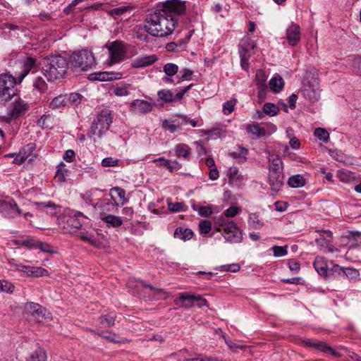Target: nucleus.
Segmentation results:
<instances>
[{
    "instance_id": "nucleus-1",
    "label": "nucleus",
    "mask_w": 361,
    "mask_h": 361,
    "mask_svg": "<svg viewBox=\"0 0 361 361\" xmlns=\"http://www.w3.org/2000/svg\"><path fill=\"white\" fill-rule=\"evenodd\" d=\"M185 11V3L179 0H167L161 8L147 16L143 27L154 37L171 35L178 23L177 17Z\"/></svg>"
},
{
    "instance_id": "nucleus-2",
    "label": "nucleus",
    "mask_w": 361,
    "mask_h": 361,
    "mask_svg": "<svg viewBox=\"0 0 361 361\" xmlns=\"http://www.w3.org/2000/svg\"><path fill=\"white\" fill-rule=\"evenodd\" d=\"M40 64L42 66L44 75L49 81H54L66 75L68 63L66 58L60 55H54L44 58Z\"/></svg>"
},
{
    "instance_id": "nucleus-3",
    "label": "nucleus",
    "mask_w": 361,
    "mask_h": 361,
    "mask_svg": "<svg viewBox=\"0 0 361 361\" xmlns=\"http://www.w3.org/2000/svg\"><path fill=\"white\" fill-rule=\"evenodd\" d=\"M215 228L217 231H223V236L227 242L238 243L243 240L242 233L239 231L236 224L233 221L226 219V218H216L215 219Z\"/></svg>"
},
{
    "instance_id": "nucleus-4",
    "label": "nucleus",
    "mask_w": 361,
    "mask_h": 361,
    "mask_svg": "<svg viewBox=\"0 0 361 361\" xmlns=\"http://www.w3.org/2000/svg\"><path fill=\"white\" fill-rule=\"evenodd\" d=\"M112 123V118L109 110L103 109L97 116V118L92 123L89 135H97L101 137L106 132Z\"/></svg>"
},
{
    "instance_id": "nucleus-5",
    "label": "nucleus",
    "mask_w": 361,
    "mask_h": 361,
    "mask_svg": "<svg viewBox=\"0 0 361 361\" xmlns=\"http://www.w3.org/2000/svg\"><path fill=\"white\" fill-rule=\"evenodd\" d=\"M71 64L81 71H88L95 66V59L92 53L87 49L74 52L70 57Z\"/></svg>"
},
{
    "instance_id": "nucleus-6",
    "label": "nucleus",
    "mask_w": 361,
    "mask_h": 361,
    "mask_svg": "<svg viewBox=\"0 0 361 361\" xmlns=\"http://www.w3.org/2000/svg\"><path fill=\"white\" fill-rule=\"evenodd\" d=\"M106 47L109 51L111 65L118 63L123 61L126 56V44L120 40H115L106 44Z\"/></svg>"
},
{
    "instance_id": "nucleus-7",
    "label": "nucleus",
    "mask_w": 361,
    "mask_h": 361,
    "mask_svg": "<svg viewBox=\"0 0 361 361\" xmlns=\"http://www.w3.org/2000/svg\"><path fill=\"white\" fill-rule=\"evenodd\" d=\"M14 80L15 78L11 75H0V103L10 100L16 94Z\"/></svg>"
},
{
    "instance_id": "nucleus-8",
    "label": "nucleus",
    "mask_w": 361,
    "mask_h": 361,
    "mask_svg": "<svg viewBox=\"0 0 361 361\" xmlns=\"http://www.w3.org/2000/svg\"><path fill=\"white\" fill-rule=\"evenodd\" d=\"M301 94L304 98L312 103L317 102L320 98V89L319 81L312 78V79L304 84L301 90Z\"/></svg>"
},
{
    "instance_id": "nucleus-9",
    "label": "nucleus",
    "mask_w": 361,
    "mask_h": 361,
    "mask_svg": "<svg viewBox=\"0 0 361 361\" xmlns=\"http://www.w3.org/2000/svg\"><path fill=\"white\" fill-rule=\"evenodd\" d=\"M21 212V209L19 208L13 200H0V213L6 218H16L20 215Z\"/></svg>"
},
{
    "instance_id": "nucleus-10",
    "label": "nucleus",
    "mask_w": 361,
    "mask_h": 361,
    "mask_svg": "<svg viewBox=\"0 0 361 361\" xmlns=\"http://www.w3.org/2000/svg\"><path fill=\"white\" fill-rule=\"evenodd\" d=\"M118 204L115 199H111L108 197L99 199L94 204V209L101 214H105L108 212H114L117 210Z\"/></svg>"
},
{
    "instance_id": "nucleus-11",
    "label": "nucleus",
    "mask_w": 361,
    "mask_h": 361,
    "mask_svg": "<svg viewBox=\"0 0 361 361\" xmlns=\"http://www.w3.org/2000/svg\"><path fill=\"white\" fill-rule=\"evenodd\" d=\"M29 109V104L20 98L15 100L11 106L9 115L11 118L16 119L23 116Z\"/></svg>"
},
{
    "instance_id": "nucleus-12",
    "label": "nucleus",
    "mask_w": 361,
    "mask_h": 361,
    "mask_svg": "<svg viewBox=\"0 0 361 361\" xmlns=\"http://www.w3.org/2000/svg\"><path fill=\"white\" fill-rule=\"evenodd\" d=\"M268 183L273 192H279L284 184L283 172H269Z\"/></svg>"
},
{
    "instance_id": "nucleus-13",
    "label": "nucleus",
    "mask_w": 361,
    "mask_h": 361,
    "mask_svg": "<svg viewBox=\"0 0 361 361\" xmlns=\"http://www.w3.org/2000/svg\"><path fill=\"white\" fill-rule=\"evenodd\" d=\"M37 68V60L32 57H27L23 63L22 70L18 75V82H21L24 78L30 72L34 73Z\"/></svg>"
},
{
    "instance_id": "nucleus-14",
    "label": "nucleus",
    "mask_w": 361,
    "mask_h": 361,
    "mask_svg": "<svg viewBox=\"0 0 361 361\" xmlns=\"http://www.w3.org/2000/svg\"><path fill=\"white\" fill-rule=\"evenodd\" d=\"M286 39L289 45L295 46L300 40V27L298 25L291 23L286 30Z\"/></svg>"
},
{
    "instance_id": "nucleus-15",
    "label": "nucleus",
    "mask_w": 361,
    "mask_h": 361,
    "mask_svg": "<svg viewBox=\"0 0 361 361\" xmlns=\"http://www.w3.org/2000/svg\"><path fill=\"white\" fill-rule=\"evenodd\" d=\"M157 59L155 54L142 56L133 59L131 66L135 68H145L154 63Z\"/></svg>"
},
{
    "instance_id": "nucleus-16",
    "label": "nucleus",
    "mask_w": 361,
    "mask_h": 361,
    "mask_svg": "<svg viewBox=\"0 0 361 361\" xmlns=\"http://www.w3.org/2000/svg\"><path fill=\"white\" fill-rule=\"evenodd\" d=\"M176 305L181 307L190 308L195 306V295L182 293L174 300Z\"/></svg>"
},
{
    "instance_id": "nucleus-17",
    "label": "nucleus",
    "mask_w": 361,
    "mask_h": 361,
    "mask_svg": "<svg viewBox=\"0 0 361 361\" xmlns=\"http://www.w3.org/2000/svg\"><path fill=\"white\" fill-rule=\"evenodd\" d=\"M130 107L131 111L147 114L152 111V104L145 100L135 99L131 103Z\"/></svg>"
},
{
    "instance_id": "nucleus-18",
    "label": "nucleus",
    "mask_w": 361,
    "mask_h": 361,
    "mask_svg": "<svg viewBox=\"0 0 361 361\" xmlns=\"http://www.w3.org/2000/svg\"><path fill=\"white\" fill-rule=\"evenodd\" d=\"M192 149L186 144L180 143L176 145L174 152L177 157L190 160Z\"/></svg>"
},
{
    "instance_id": "nucleus-19",
    "label": "nucleus",
    "mask_w": 361,
    "mask_h": 361,
    "mask_svg": "<svg viewBox=\"0 0 361 361\" xmlns=\"http://www.w3.org/2000/svg\"><path fill=\"white\" fill-rule=\"evenodd\" d=\"M101 220L106 224V226L109 228H118L123 224V220L121 217L112 215L107 214L104 215L101 217Z\"/></svg>"
},
{
    "instance_id": "nucleus-20",
    "label": "nucleus",
    "mask_w": 361,
    "mask_h": 361,
    "mask_svg": "<svg viewBox=\"0 0 361 361\" xmlns=\"http://www.w3.org/2000/svg\"><path fill=\"white\" fill-rule=\"evenodd\" d=\"M269 172H283V166L281 159L278 155H270L269 157Z\"/></svg>"
},
{
    "instance_id": "nucleus-21",
    "label": "nucleus",
    "mask_w": 361,
    "mask_h": 361,
    "mask_svg": "<svg viewBox=\"0 0 361 361\" xmlns=\"http://www.w3.org/2000/svg\"><path fill=\"white\" fill-rule=\"evenodd\" d=\"M246 130L248 133L252 134L257 138L262 137L267 133V130L257 123L248 124L246 127Z\"/></svg>"
},
{
    "instance_id": "nucleus-22",
    "label": "nucleus",
    "mask_w": 361,
    "mask_h": 361,
    "mask_svg": "<svg viewBox=\"0 0 361 361\" xmlns=\"http://www.w3.org/2000/svg\"><path fill=\"white\" fill-rule=\"evenodd\" d=\"M36 147L35 143L30 142L22 147L19 152L25 158V159H28L29 161H31L35 157H36V154L35 153Z\"/></svg>"
},
{
    "instance_id": "nucleus-23",
    "label": "nucleus",
    "mask_w": 361,
    "mask_h": 361,
    "mask_svg": "<svg viewBox=\"0 0 361 361\" xmlns=\"http://www.w3.org/2000/svg\"><path fill=\"white\" fill-rule=\"evenodd\" d=\"M194 233L191 229L183 227L176 228L173 233V236L175 238H178L183 241H186L191 239Z\"/></svg>"
},
{
    "instance_id": "nucleus-24",
    "label": "nucleus",
    "mask_w": 361,
    "mask_h": 361,
    "mask_svg": "<svg viewBox=\"0 0 361 361\" xmlns=\"http://www.w3.org/2000/svg\"><path fill=\"white\" fill-rule=\"evenodd\" d=\"M313 265L315 270L320 276L324 277L328 276V265L322 257H316L314 261Z\"/></svg>"
},
{
    "instance_id": "nucleus-25",
    "label": "nucleus",
    "mask_w": 361,
    "mask_h": 361,
    "mask_svg": "<svg viewBox=\"0 0 361 361\" xmlns=\"http://www.w3.org/2000/svg\"><path fill=\"white\" fill-rule=\"evenodd\" d=\"M154 161H157L160 166L167 168L170 172L176 171L181 168V165L176 160L171 161L161 157L154 160Z\"/></svg>"
},
{
    "instance_id": "nucleus-26",
    "label": "nucleus",
    "mask_w": 361,
    "mask_h": 361,
    "mask_svg": "<svg viewBox=\"0 0 361 361\" xmlns=\"http://www.w3.org/2000/svg\"><path fill=\"white\" fill-rule=\"evenodd\" d=\"M163 71L166 75L163 80L166 82H173L171 77L178 73V66L173 63H167L164 66Z\"/></svg>"
},
{
    "instance_id": "nucleus-27",
    "label": "nucleus",
    "mask_w": 361,
    "mask_h": 361,
    "mask_svg": "<svg viewBox=\"0 0 361 361\" xmlns=\"http://www.w3.org/2000/svg\"><path fill=\"white\" fill-rule=\"evenodd\" d=\"M270 89L274 92H279L284 86V80L279 75H275L269 80Z\"/></svg>"
},
{
    "instance_id": "nucleus-28",
    "label": "nucleus",
    "mask_w": 361,
    "mask_h": 361,
    "mask_svg": "<svg viewBox=\"0 0 361 361\" xmlns=\"http://www.w3.org/2000/svg\"><path fill=\"white\" fill-rule=\"evenodd\" d=\"M37 311L33 314L32 317L37 322H43L44 320L51 318V313L48 312L46 308L42 306L37 307Z\"/></svg>"
},
{
    "instance_id": "nucleus-29",
    "label": "nucleus",
    "mask_w": 361,
    "mask_h": 361,
    "mask_svg": "<svg viewBox=\"0 0 361 361\" xmlns=\"http://www.w3.org/2000/svg\"><path fill=\"white\" fill-rule=\"evenodd\" d=\"M248 149L242 146H238L235 151L230 152L229 154L231 157L238 159V162H244L247 159Z\"/></svg>"
},
{
    "instance_id": "nucleus-30",
    "label": "nucleus",
    "mask_w": 361,
    "mask_h": 361,
    "mask_svg": "<svg viewBox=\"0 0 361 361\" xmlns=\"http://www.w3.org/2000/svg\"><path fill=\"white\" fill-rule=\"evenodd\" d=\"M116 318V313L111 312L105 315H101L99 320L102 327H111L114 324Z\"/></svg>"
},
{
    "instance_id": "nucleus-31",
    "label": "nucleus",
    "mask_w": 361,
    "mask_h": 361,
    "mask_svg": "<svg viewBox=\"0 0 361 361\" xmlns=\"http://www.w3.org/2000/svg\"><path fill=\"white\" fill-rule=\"evenodd\" d=\"M248 225L250 228L257 230L262 228L264 224L257 214L252 213L249 215Z\"/></svg>"
},
{
    "instance_id": "nucleus-32",
    "label": "nucleus",
    "mask_w": 361,
    "mask_h": 361,
    "mask_svg": "<svg viewBox=\"0 0 361 361\" xmlns=\"http://www.w3.org/2000/svg\"><path fill=\"white\" fill-rule=\"evenodd\" d=\"M288 184L291 188H301L305 185V179L302 175H293L288 178Z\"/></svg>"
},
{
    "instance_id": "nucleus-33",
    "label": "nucleus",
    "mask_w": 361,
    "mask_h": 361,
    "mask_svg": "<svg viewBox=\"0 0 361 361\" xmlns=\"http://www.w3.org/2000/svg\"><path fill=\"white\" fill-rule=\"evenodd\" d=\"M49 108L51 109H61L67 106L65 94H60L54 97L52 99V101L49 103Z\"/></svg>"
},
{
    "instance_id": "nucleus-34",
    "label": "nucleus",
    "mask_w": 361,
    "mask_h": 361,
    "mask_svg": "<svg viewBox=\"0 0 361 361\" xmlns=\"http://www.w3.org/2000/svg\"><path fill=\"white\" fill-rule=\"evenodd\" d=\"M113 75L108 72H99L90 74L88 78L90 80L108 81L113 80Z\"/></svg>"
},
{
    "instance_id": "nucleus-35",
    "label": "nucleus",
    "mask_w": 361,
    "mask_h": 361,
    "mask_svg": "<svg viewBox=\"0 0 361 361\" xmlns=\"http://www.w3.org/2000/svg\"><path fill=\"white\" fill-rule=\"evenodd\" d=\"M90 331L94 334L98 335L99 336L111 342V343H118L119 341L116 340L114 336L115 334L112 335V333L111 331H102L99 329H91Z\"/></svg>"
},
{
    "instance_id": "nucleus-36",
    "label": "nucleus",
    "mask_w": 361,
    "mask_h": 361,
    "mask_svg": "<svg viewBox=\"0 0 361 361\" xmlns=\"http://www.w3.org/2000/svg\"><path fill=\"white\" fill-rule=\"evenodd\" d=\"M47 355L44 349L39 348L31 353L27 361H46Z\"/></svg>"
},
{
    "instance_id": "nucleus-37",
    "label": "nucleus",
    "mask_w": 361,
    "mask_h": 361,
    "mask_svg": "<svg viewBox=\"0 0 361 361\" xmlns=\"http://www.w3.org/2000/svg\"><path fill=\"white\" fill-rule=\"evenodd\" d=\"M80 218L87 219V217L82 212H75L73 217L70 219L71 226L76 228H80L84 223L83 221H80Z\"/></svg>"
},
{
    "instance_id": "nucleus-38",
    "label": "nucleus",
    "mask_w": 361,
    "mask_h": 361,
    "mask_svg": "<svg viewBox=\"0 0 361 361\" xmlns=\"http://www.w3.org/2000/svg\"><path fill=\"white\" fill-rule=\"evenodd\" d=\"M65 96L67 106L73 104L78 105L81 102L82 95L78 93L73 92L71 94H65Z\"/></svg>"
},
{
    "instance_id": "nucleus-39",
    "label": "nucleus",
    "mask_w": 361,
    "mask_h": 361,
    "mask_svg": "<svg viewBox=\"0 0 361 361\" xmlns=\"http://www.w3.org/2000/svg\"><path fill=\"white\" fill-rule=\"evenodd\" d=\"M264 113L269 116H274L279 112V108L273 103L267 102L263 106Z\"/></svg>"
},
{
    "instance_id": "nucleus-40",
    "label": "nucleus",
    "mask_w": 361,
    "mask_h": 361,
    "mask_svg": "<svg viewBox=\"0 0 361 361\" xmlns=\"http://www.w3.org/2000/svg\"><path fill=\"white\" fill-rule=\"evenodd\" d=\"M36 204L39 206V209L40 210L45 211L48 213H50L51 214H53V211H54L58 207V205L51 201L47 202H36Z\"/></svg>"
},
{
    "instance_id": "nucleus-41",
    "label": "nucleus",
    "mask_w": 361,
    "mask_h": 361,
    "mask_svg": "<svg viewBox=\"0 0 361 361\" xmlns=\"http://www.w3.org/2000/svg\"><path fill=\"white\" fill-rule=\"evenodd\" d=\"M159 98L166 103L173 102V93L169 90H161L158 92Z\"/></svg>"
},
{
    "instance_id": "nucleus-42",
    "label": "nucleus",
    "mask_w": 361,
    "mask_h": 361,
    "mask_svg": "<svg viewBox=\"0 0 361 361\" xmlns=\"http://www.w3.org/2000/svg\"><path fill=\"white\" fill-rule=\"evenodd\" d=\"M255 45L250 38L243 39L239 46V51H243V52L247 54L248 51L253 49Z\"/></svg>"
},
{
    "instance_id": "nucleus-43",
    "label": "nucleus",
    "mask_w": 361,
    "mask_h": 361,
    "mask_svg": "<svg viewBox=\"0 0 361 361\" xmlns=\"http://www.w3.org/2000/svg\"><path fill=\"white\" fill-rule=\"evenodd\" d=\"M168 208L172 212H185L188 209V206L183 202H168Z\"/></svg>"
},
{
    "instance_id": "nucleus-44",
    "label": "nucleus",
    "mask_w": 361,
    "mask_h": 361,
    "mask_svg": "<svg viewBox=\"0 0 361 361\" xmlns=\"http://www.w3.org/2000/svg\"><path fill=\"white\" fill-rule=\"evenodd\" d=\"M98 191H99L98 189H90L86 191L85 193L81 194V197L86 203L93 205V197L96 195V193Z\"/></svg>"
},
{
    "instance_id": "nucleus-45",
    "label": "nucleus",
    "mask_w": 361,
    "mask_h": 361,
    "mask_svg": "<svg viewBox=\"0 0 361 361\" xmlns=\"http://www.w3.org/2000/svg\"><path fill=\"white\" fill-rule=\"evenodd\" d=\"M13 243L16 245H22L29 248H35V240L32 238H27L24 240H14Z\"/></svg>"
},
{
    "instance_id": "nucleus-46",
    "label": "nucleus",
    "mask_w": 361,
    "mask_h": 361,
    "mask_svg": "<svg viewBox=\"0 0 361 361\" xmlns=\"http://www.w3.org/2000/svg\"><path fill=\"white\" fill-rule=\"evenodd\" d=\"M33 87L40 92L47 90V85L42 76H37L33 82Z\"/></svg>"
},
{
    "instance_id": "nucleus-47",
    "label": "nucleus",
    "mask_w": 361,
    "mask_h": 361,
    "mask_svg": "<svg viewBox=\"0 0 361 361\" xmlns=\"http://www.w3.org/2000/svg\"><path fill=\"white\" fill-rule=\"evenodd\" d=\"M125 194H126V192L123 189H122L119 187H115L110 190L109 195L110 196L111 199L116 200V197H117L121 200H124Z\"/></svg>"
},
{
    "instance_id": "nucleus-48",
    "label": "nucleus",
    "mask_w": 361,
    "mask_h": 361,
    "mask_svg": "<svg viewBox=\"0 0 361 361\" xmlns=\"http://www.w3.org/2000/svg\"><path fill=\"white\" fill-rule=\"evenodd\" d=\"M228 176L230 182L240 181L242 178V176L239 173L237 167L229 168Z\"/></svg>"
},
{
    "instance_id": "nucleus-49",
    "label": "nucleus",
    "mask_w": 361,
    "mask_h": 361,
    "mask_svg": "<svg viewBox=\"0 0 361 361\" xmlns=\"http://www.w3.org/2000/svg\"><path fill=\"white\" fill-rule=\"evenodd\" d=\"M314 135L320 140L327 142L329 139V134L324 128H317L314 130Z\"/></svg>"
},
{
    "instance_id": "nucleus-50",
    "label": "nucleus",
    "mask_w": 361,
    "mask_h": 361,
    "mask_svg": "<svg viewBox=\"0 0 361 361\" xmlns=\"http://www.w3.org/2000/svg\"><path fill=\"white\" fill-rule=\"evenodd\" d=\"M359 271L353 268L348 267L343 269V276H345L350 280L356 279L359 276Z\"/></svg>"
},
{
    "instance_id": "nucleus-51",
    "label": "nucleus",
    "mask_w": 361,
    "mask_h": 361,
    "mask_svg": "<svg viewBox=\"0 0 361 361\" xmlns=\"http://www.w3.org/2000/svg\"><path fill=\"white\" fill-rule=\"evenodd\" d=\"M236 102L235 99H232L223 104V112L225 115H228L234 111Z\"/></svg>"
},
{
    "instance_id": "nucleus-52",
    "label": "nucleus",
    "mask_w": 361,
    "mask_h": 361,
    "mask_svg": "<svg viewBox=\"0 0 361 361\" xmlns=\"http://www.w3.org/2000/svg\"><path fill=\"white\" fill-rule=\"evenodd\" d=\"M212 229V224L208 220H202L199 223V230L201 234H207Z\"/></svg>"
},
{
    "instance_id": "nucleus-53",
    "label": "nucleus",
    "mask_w": 361,
    "mask_h": 361,
    "mask_svg": "<svg viewBox=\"0 0 361 361\" xmlns=\"http://www.w3.org/2000/svg\"><path fill=\"white\" fill-rule=\"evenodd\" d=\"M274 252V255L276 257H280L286 256L288 254L287 246H277L274 245L271 247Z\"/></svg>"
},
{
    "instance_id": "nucleus-54",
    "label": "nucleus",
    "mask_w": 361,
    "mask_h": 361,
    "mask_svg": "<svg viewBox=\"0 0 361 361\" xmlns=\"http://www.w3.org/2000/svg\"><path fill=\"white\" fill-rule=\"evenodd\" d=\"M30 276L39 277L48 275V271L40 267H32Z\"/></svg>"
},
{
    "instance_id": "nucleus-55",
    "label": "nucleus",
    "mask_w": 361,
    "mask_h": 361,
    "mask_svg": "<svg viewBox=\"0 0 361 361\" xmlns=\"http://www.w3.org/2000/svg\"><path fill=\"white\" fill-rule=\"evenodd\" d=\"M267 91V86L265 83L262 82L258 84V100L259 102H262L266 99Z\"/></svg>"
},
{
    "instance_id": "nucleus-56",
    "label": "nucleus",
    "mask_w": 361,
    "mask_h": 361,
    "mask_svg": "<svg viewBox=\"0 0 361 361\" xmlns=\"http://www.w3.org/2000/svg\"><path fill=\"white\" fill-rule=\"evenodd\" d=\"M343 269H344L343 267H340L338 264H332L331 267H328L327 271H328L329 276L338 275V276L342 277Z\"/></svg>"
},
{
    "instance_id": "nucleus-57",
    "label": "nucleus",
    "mask_w": 361,
    "mask_h": 361,
    "mask_svg": "<svg viewBox=\"0 0 361 361\" xmlns=\"http://www.w3.org/2000/svg\"><path fill=\"white\" fill-rule=\"evenodd\" d=\"M68 173V170L64 167H60L57 169L55 175V180L58 182L63 183L66 180V173Z\"/></svg>"
},
{
    "instance_id": "nucleus-58",
    "label": "nucleus",
    "mask_w": 361,
    "mask_h": 361,
    "mask_svg": "<svg viewBox=\"0 0 361 361\" xmlns=\"http://www.w3.org/2000/svg\"><path fill=\"white\" fill-rule=\"evenodd\" d=\"M114 93L119 97L126 96L129 94L128 86L126 85H118L114 89Z\"/></svg>"
},
{
    "instance_id": "nucleus-59",
    "label": "nucleus",
    "mask_w": 361,
    "mask_h": 361,
    "mask_svg": "<svg viewBox=\"0 0 361 361\" xmlns=\"http://www.w3.org/2000/svg\"><path fill=\"white\" fill-rule=\"evenodd\" d=\"M118 159L109 157L102 159V166L104 167L116 166L118 165Z\"/></svg>"
},
{
    "instance_id": "nucleus-60",
    "label": "nucleus",
    "mask_w": 361,
    "mask_h": 361,
    "mask_svg": "<svg viewBox=\"0 0 361 361\" xmlns=\"http://www.w3.org/2000/svg\"><path fill=\"white\" fill-rule=\"evenodd\" d=\"M14 286L6 281H0V290L6 293H13Z\"/></svg>"
},
{
    "instance_id": "nucleus-61",
    "label": "nucleus",
    "mask_w": 361,
    "mask_h": 361,
    "mask_svg": "<svg viewBox=\"0 0 361 361\" xmlns=\"http://www.w3.org/2000/svg\"><path fill=\"white\" fill-rule=\"evenodd\" d=\"M128 10V7H127V6H120V7H117V8L111 9L109 11V13L111 16L116 17V16L123 15Z\"/></svg>"
},
{
    "instance_id": "nucleus-62",
    "label": "nucleus",
    "mask_w": 361,
    "mask_h": 361,
    "mask_svg": "<svg viewBox=\"0 0 361 361\" xmlns=\"http://www.w3.org/2000/svg\"><path fill=\"white\" fill-rule=\"evenodd\" d=\"M239 54L240 57V65L243 69L246 70L248 68V60L250 56L243 52V51H239Z\"/></svg>"
},
{
    "instance_id": "nucleus-63",
    "label": "nucleus",
    "mask_w": 361,
    "mask_h": 361,
    "mask_svg": "<svg viewBox=\"0 0 361 361\" xmlns=\"http://www.w3.org/2000/svg\"><path fill=\"white\" fill-rule=\"evenodd\" d=\"M192 73H193V72L191 70L188 69V68H184L180 71V74H181V75L179 76V79L181 81L190 80Z\"/></svg>"
},
{
    "instance_id": "nucleus-64",
    "label": "nucleus",
    "mask_w": 361,
    "mask_h": 361,
    "mask_svg": "<svg viewBox=\"0 0 361 361\" xmlns=\"http://www.w3.org/2000/svg\"><path fill=\"white\" fill-rule=\"evenodd\" d=\"M35 248H39L41 251L44 252H51V246L43 242L35 241Z\"/></svg>"
}]
</instances>
